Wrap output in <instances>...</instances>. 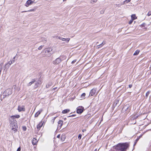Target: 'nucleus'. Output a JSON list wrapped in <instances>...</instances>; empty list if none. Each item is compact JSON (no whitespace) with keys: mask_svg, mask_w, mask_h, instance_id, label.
Here are the masks:
<instances>
[{"mask_svg":"<svg viewBox=\"0 0 151 151\" xmlns=\"http://www.w3.org/2000/svg\"><path fill=\"white\" fill-rule=\"evenodd\" d=\"M52 50V49L51 48L45 49L43 50L41 52L42 56L43 57L50 56L52 54L51 53Z\"/></svg>","mask_w":151,"mask_h":151,"instance_id":"obj_1","label":"nucleus"},{"mask_svg":"<svg viewBox=\"0 0 151 151\" xmlns=\"http://www.w3.org/2000/svg\"><path fill=\"white\" fill-rule=\"evenodd\" d=\"M65 57L64 55L60 56L59 57L53 61L54 65H58L64 59H65Z\"/></svg>","mask_w":151,"mask_h":151,"instance_id":"obj_2","label":"nucleus"},{"mask_svg":"<svg viewBox=\"0 0 151 151\" xmlns=\"http://www.w3.org/2000/svg\"><path fill=\"white\" fill-rule=\"evenodd\" d=\"M9 121H10V124L11 125L12 127H17V124L16 120L14 119H9Z\"/></svg>","mask_w":151,"mask_h":151,"instance_id":"obj_3","label":"nucleus"},{"mask_svg":"<svg viewBox=\"0 0 151 151\" xmlns=\"http://www.w3.org/2000/svg\"><path fill=\"white\" fill-rule=\"evenodd\" d=\"M116 151H123V143H119L115 147Z\"/></svg>","mask_w":151,"mask_h":151,"instance_id":"obj_4","label":"nucleus"},{"mask_svg":"<svg viewBox=\"0 0 151 151\" xmlns=\"http://www.w3.org/2000/svg\"><path fill=\"white\" fill-rule=\"evenodd\" d=\"M84 110V108L83 107L81 106L78 107L77 109L76 112L78 114H81Z\"/></svg>","mask_w":151,"mask_h":151,"instance_id":"obj_5","label":"nucleus"},{"mask_svg":"<svg viewBox=\"0 0 151 151\" xmlns=\"http://www.w3.org/2000/svg\"><path fill=\"white\" fill-rule=\"evenodd\" d=\"M5 92L6 93V95H4L3 96H4L3 98H4L5 97H6V96H8L9 95H11L12 93V90L10 89H9L6 90L5 91Z\"/></svg>","mask_w":151,"mask_h":151,"instance_id":"obj_6","label":"nucleus"},{"mask_svg":"<svg viewBox=\"0 0 151 151\" xmlns=\"http://www.w3.org/2000/svg\"><path fill=\"white\" fill-rule=\"evenodd\" d=\"M19 112L24 111L25 110V109L24 106H19L17 109Z\"/></svg>","mask_w":151,"mask_h":151,"instance_id":"obj_7","label":"nucleus"},{"mask_svg":"<svg viewBox=\"0 0 151 151\" xmlns=\"http://www.w3.org/2000/svg\"><path fill=\"white\" fill-rule=\"evenodd\" d=\"M129 146V143L127 142L123 143V151H125Z\"/></svg>","mask_w":151,"mask_h":151,"instance_id":"obj_8","label":"nucleus"},{"mask_svg":"<svg viewBox=\"0 0 151 151\" xmlns=\"http://www.w3.org/2000/svg\"><path fill=\"white\" fill-rule=\"evenodd\" d=\"M33 2L34 1H32L31 0H28L27 1L25 6L27 7H28L29 5L32 4Z\"/></svg>","mask_w":151,"mask_h":151,"instance_id":"obj_9","label":"nucleus"},{"mask_svg":"<svg viewBox=\"0 0 151 151\" xmlns=\"http://www.w3.org/2000/svg\"><path fill=\"white\" fill-rule=\"evenodd\" d=\"M96 91V90L94 88L92 89L90 92L89 95L91 96H93L95 93Z\"/></svg>","mask_w":151,"mask_h":151,"instance_id":"obj_10","label":"nucleus"},{"mask_svg":"<svg viewBox=\"0 0 151 151\" xmlns=\"http://www.w3.org/2000/svg\"><path fill=\"white\" fill-rule=\"evenodd\" d=\"M119 102V101L117 100H115L113 104V107L114 108L116 106L117 104Z\"/></svg>","mask_w":151,"mask_h":151,"instance_id":"obj_11","label":"nucleus"},{"mask_svg":"<svg viewBox=\"0 0 151 151\" xmlns=\"http://www.w3.org/2000/svg\"><path fill=\"white\" fill-rule=\"evenodd\" d=\"M42 110H41L38 111L36 113L35 115V117H37L40 114L41 112L42 111Z\"/></svg>","mask_w":151,"mask_h":151,"instance_id":"obj_12","label":"nucleus"},{"mask_svg":"<svg viewBox=\"0 0 151 151\" xmlns=\"http://www.w3.org/2000/svg\"><path fill=\"white\" fill-rule=\"evenodd\" d=\"M42 124L43 123L42 122H40V123L37 125V129L39 130H40L41 127L42 126Z\"/></svg>","mask_w":151,"mask_h":151,"instance_id":"obj_13","label":"nucleus"},{"mask_svg":"<svg viewBox=\"0 0 151 151\" xmlns=\"http://www.w3.org/2000/svg\"><path fill=\"white\" fill-rule=\"evenodd\" d=\"M20 117L19 115H15L12 116H11V118L12 119H14L15 118H19Z\"/></svg>","mask_w":151,"mask_h":151,"instance_id":"obj_14","label":"nucleus"},{"mask_svg":"<svg viewBox=\"0 0 151 151\" xmlns=\"http://www.w3.org/2000/svg\"><path fill=\"white\" fill-rule=\"evenodd\" d=\"M63 122L62 120H59L58 121V126L59 127H60V128H61L63 124Z\"/></svg>","mask_w":151,"mask_h":151,"instance_id":"obj_15","label":"nucleus"},{"mask_svg":"<svg viewBox=\"0 0 151 151\" xmlns=\"http://www.w3.org/2000/svg\"><path fill=\"white\" fill-rule=\"evenodd\" d=\"M35 81V79H32V81L28 83L27 84V86H30L32 83H34Z\"/></svg>","mask_w":151,"mask_h":151,"instance_id":"obj_16","label":"nucleus"},{"mask_svg":"<svg viewBox=\"0 0 151 151\" xmlns=\"http://www.w3.org/2000/svg\"><path fill=\"white\" fill-rule=\"evenodd\" d=\"M32 144L33 145H35L37 142V140L35 138H33L32 140Z\"/></svg>","mask_w":151,"mask_h":151,"instance_id":"obj_17","label":"nucleus"},{"mask_svg":"<svg viewBox=\"0 0 151 151\" xmlns=\"http://www.w3.org/2000/svg\"><path fill=\"white\" fill-rule=\"evenodd\" d=\"M70 39V38H64L61 37V40L63 41H66L68 43L69 42Z\"/></svg>","mask_w":151,"mask_h":151,"instance_id":"obj_18","label":"nucleus"},{"mask_svg":"<svg viewBox=\"0 0 151 151\" xmlns=\"http://www.w3.org/2000/svg\"><path fill=\"white\" fill-rule=\"evenodd\" d=\"M70 111V109H67L63 110L62 112L63 114H66L69 112Z\"/></svg>","mask_w":151,"mask_h":151,"instance_id":"obj_19","label":"nucleus"},{"mask_svg":"<svg viewBox=\"0 0 151 151\" xmlns=\"http://www.w3.org/2000/svg\"><path fill=\"white\" fill-rule=\"evenodd\" d=\"M131 19L133 20L137 19V17L135 14H132L131 16Z\"/></svg>","mask_w":151,"mask_h":151,"instance_id":"obj_20","label":"nucleus"},{"mask_svg":"<svg viewBox=\"0 0 151 151\" xmlns=\"http://www.w3.org/2000/svg\"><path fill=\"white\" fill-rule=\"evenodd\" d=\"M10 65H9L8 63H6L5 64V66H4V67L5 68L4 70L5 69H6V70H7V69L9 68L10 67Z\"/></svg>","mask_w":151,"mask_h":151,"instance_id":"obj_21","label":"nucleus"},{"mask_svg":"<svg viewBox=\"0 0 151 151\" xmlns=\"http://www.w3.org/2000/svg\"><path fill=\"white\" fill-rule=\"evenodd\" d=\"M52 85V82H49L47 84L46 86V88H49L50 86H51Z\"/></svg>","mask_w":151,"mask_h":151,"instance_id":"obj_22","label":"nucleus"},{"mask_svg":"<svg viewBox=\"0 0 151 151\" xmlns=\"http://www.w3.org/2000/svg\"><path fill=\"white\" fill-rule=\"evenodd\" d=\"M35 9H31L30 10H28V11H22V12L23 13V12H34L35 11Z\"/></svg>","mask_w":151,"mask_h":151,"instance_id":"obj_23","label":"nucleus"},{"mask_svg":"<svg viewBox=\"0 0 151 151\" xmlns=\"http://www.w3.org/2000/svg\"><path fill=\"white\" fill-rule=\"evenodd\" d=\"M17 128H18V127H12V130H13L14 132L17 131Z\"/></svg>","mask_w":151,"mask_h":151,"instance_id":"obj_24","label":"nucleus"},{"mask_svg":"<svg viewBox=\"0 0 151 151\" xmlns=\"http://www.w3.org/2000/svg\"><path fill=\"white\" fill-rule=\"evenodd\" d=\"M139 52V51L138 50H136L134 53L133 55H137Z\"/></svg>","mask_w":151,"mask_h":151,"instance_id":"obj_25","label":"nucleus"},{"mask_svg":"<svg viewBox=\"0 0 151 151\" xmlns=\"http://www.w3.org/2000/svg\"><path fill=\"white\" fill-rule=\"evenodd\" d=\"M65 136L62 135L61 136V140L62 141H63L65 140Z\"/></svg>","mask_w":151,"mask_h":151,"instance_id":"obj_26","label":"nucleus"},{"mask_svg":"<svg viewBox=\"0 0 151 151\" xmlns=\"http://www.w3.org/2000/svg\"><path fill=\"white\" fill-rule=\"evenodd\" d=\"M39 84V83L37 82H36L35 83V88H37Z\"/></svg>","mask_w":151,"mask_h":151,"instance_id":"obj_27","label":"nucleus"},{"mask_svg":"<svg viewBox=\"0 0 151 151\" xmlns=\"http://www.w3.org/2000/svg\"><path fill=\"white\" fill-rule=\"evenodd\" d=\"M150 91H148L146 93V96H145V97H146V98H147L148 96V95H149V94H150Z\"/></svg>","mask_w":151,"mask_h":151,"instance_id":"obj_28","label":"nucleus"},{"mask_svg":"<svg viewBox=\"0 0 151 151\" xmlns=\"http://www.w3.org/2000/svg\"><path fill=\"white\" fill-rule=\"evenodd\" d=\"M85 95L86 94L85 93H83L81 96V98L83 99L84 98Z\"/></svg>","mask_w":151,"mask_h":151,"instance_id":"obj_29","label":"nucleus"},{"mask_svg":"<svg viewBox=\"0 0 151 151\" xmlns=\"http://www.w3.org/2000/svg\"><path fill=\"white\" fill-rule=\"evenodd\" d=\"M131 0H125L123 1V4L128 3Z\"/></svg>","mask_w":151,"mask_h":151,"instance_id":"obj_30","label":"nucleus"},{"mask_svg":"<svg viewBox=\"0 0 151 151\" xmlns=\"http://www.w3.org/2000/svg\"><path fill=\"white\" fill-rule=\"evenodd\" d=\"M22 129L24 131H26V129H27V127H26V126H23L22 127Z\"/></svg>","mask_w":151,"mask_h":151,"instance_id":"obj_31","label":"nucleus"},{"mask_svg":"<svg viewBox=\"0 0 151 151\" xmlns=\"http://www.w3.org/2000/svg\"><path fill=\"white\" fill-rule=\"evenodd\" d=\"M7 63L9 65H10L11 64H12L13 63L12 61H11V60H10Z\"/></svg>","mask_w":151,"mask_h":151,"instance_id":"obj_32","label":"nucleus"},{"mask_svg":"<svg viewBox=\"0 0 151 151\" xmlns=\"http://www.w3.org/2000/svg\"><path fill=\"white\" fill-rule=\"evenodd\" d=\"M56 117H54L51 120V122L52 123V124H53L54 122L55 119Z\"/></svg>","mask_w":151,"mask_h":151,"instance_id":"obj_33","label":"nucleus"},{"mask_svg":"<svg viewBox=\"0 0 151 151\" xmlns=\"http://www.w3.org/2000/svg\"><path fill=\"white\" fill-rule=\"evenodd\" d=\"M105 42H102V43L101 44L99 45V47H101V46H103L104 45V44H105Z\"/></svg>","mask_w":151,"mask_h":151,"instance_id":"obj_34","label":"nucleus"},{"mask_svg":"<svg viewBox=\"0 0 151 151\" xmlns=\"http://www.w3.org/2000/svg\"><path fill=\"white\" fill-rule=\"evenodd\" d=\"M82 135L81 134H79L78 136V138L79 139H81Z\"/></svg>","mask_w":151,"mask_h":151,"instance_id":"obj_35","label":"nucleus"},{"mask_svg":"<svg viewBox=\"0 0 151 151\" xmlns=\"http://www.w3.org/2000/svg\"><path fill=\"white\" fill-rule=\"evenodd\" d=\"M76 116V115L75 114H73L69 116H68V117H72L75 116Z\"/></svg>","mask_w":151,"mask_h":151,"instance_id":"obj_36","label":"nucleus"},{"mask_svg":"<svg viewBox=\"0 0 151 151\" xmlns=\"http://www.w3.org/2000/svg\"><path fill=\"white\" fill-rule=\"evenodd\" d=\"M151 15V11L149 12L147 14V15L149 16Z\"/></svg>","mask_w":151,"mask_h":151,"instance_id":"obj_37","label":"nucleus"},{"mask_svg":"<svg viewBox=\"0 0 151 151\" xmlns=\"http://www.w3.org/2000/svg\"><path fill=\"white\" fill-rule=\"evenodd\" d=\"M133 21V20L131 19L129 22V24H131L132 23V22Z\"/></svg>","mask_w":151,"mask_h":151,"instance_id":"obj_38","label":"nucleus"},{"mask_svg":"<svg viewBox=\"0 0 151 151\" xmlns=\"http://www.w3.org/2000/svg\"><path fill=\"white\" fill-rule=\"evenodd\" d=\"M43 46L42 45H41L40 46V47H39L38 48V49L39 50H40L42 49V47H43Z\"/></svg>","mask_w":151,"mask_h":151,"instance_id":"obj_39","label":"nucleus"},{"mask_svg":"<svg viewBox=\"0 0 151 151\" xmlns=\"http://www.w3.org/2000/svg\"><path fill=\"white\" fill-rule=\"evenodd\" d=\"M76 60H73V61L71 63H72V64H73L74 63H75L76 62Z\"/></svg>","mask_w":151,"mask_h":151,"instance_id":"obj_40","label":"nucleus"},{"mask_svg":"<svg viewBox=\"0 0 151 151\" xmlns=\"http://www.w3.org/2000/svg\"><path fill=\"white\" fill-rule=\"evenodd\" d=\"M21 150V148L20 147H19L17 150V151H20Z\"/></svg>","mask_w":151,"mask_h":151,"instance_id":"obj_41","label":"nucleus"},{"mask_svg":"<svg viewBox=\"0 0 151 151\" xmlns=\"http://www.w3.org/2000/svg\"><path fill=\"white\" fill-rule=\"evenodd\" d=\"M56 38H58L60 40H61V37H60V36H57Z\"/></svg>","mask_w":151,"mask_h":151,"instance_id":"obj_42","label":"nucleus"},{"mask_svg":"<svg viewBox=\"0 0 151 151\" xmlns=\"http://www.w3.org/2000/svg\"><path fill=\"white\" fill-rule=\"evenodd\" d=\"M104 12V11L103 10H101V11L100 13L101 14H103Z\"/></svg>","mask_w":151,"mask_h":151,"instance_id":"obj_43","label":"nucleus"},{"mask_svg":"<svg viewBox=\"0 0 151 151\" xmlns=\"http://www.w3.org/2000/svg\"><path fill=\"white\" fill-rule=\"evenodd\" d=\"M132 84H130V85H129V87L130 88H131L132 86Z\"/></svg>","mask_w":151,"mask_h":151,"instance_id":"obj_44","label":"nucleus"},{"mask_svg":"<svg viewBox=\"0 0 151 151\" xmlns=\"http://www.w3.org/2000/svg\"><path fill=\"white\" fill-rule=\"evenodd\" d=\"M92 1L93 2L95 3L96 2L97 0H92Z\"/></svg>","mask_w":151,"mask_h":151,"instance_id":"obj_45","label":"nucleus"},{"mask_svg":"<svg viewBox=\"0 0 151 151\" xmlns=\"http://www.w3.org/2000/svg\"><path fill=\"white\" fill-rule=\"evenodd\" d=\"M86 130L85 129H83L82 130V132H84L86 131Z\"/></svg>","mask_w":151,"mask_h":151,"instance_id":"obj_46","label":"nucleus"},{"mask_svg":"<svg viewBox=\"0 0 151 151\" xmlns=\"http://www.w3.org/2000/svg\"><path fill=\"white\" fill-rule=\"evenodd\" d=\"M139 138H137V139L136 140L135 142H137L139 140Z\"/></svg>","mask_w":151,"mask_h":151,"instance_id":"obj_47","label":"nucleus"},{"mask_svg":"<svg viewBox=\"0 0 151 151\" xmlns=\"http://www.w3.org/2000/svg\"><path fill=\"white\" fill-rule=\"evenodd\" d=\"M43 40H44L45 41H46V38H43Z\"/></svg>","mask_w":151,"mask_h":151,"instance_id":"obj_48","label":"nucleus"},{"mask_svg":"<svg viewBox=\"0 0 151 151\" xmlns=\"http://www.w3.org/2000/svg\"><path fill=\"white\" fill-rule=\"evenodd\" d=\"M60 137V135L59 134L57 136V137L59 138Z\"/></svg>","mask_w":151,"mask_h":151,"instance_id":"obj_49","label":"nucleus"},{"mask_svg":"<svg viewBox=\"0 0 151 151\" xmlns=\"http://www.w3.org/2000/svg\"><path fill=\"white\" fill-rule=\"evenodd\" d=\"M137 142H134V145H135L136 144Z\"/></svg>","mask_w":151,"mask_h":151,"instance_id":"obj_50","label":"nucleus"},{"mask_svg":"<svg viewBox=\"0 0 151 151\" xmlns=\"http://www.w3.org/2000/svg\"><path fill=\"white\" fill-rule=\"evenodd\" d=\"M56 88H53V89L54 90H55Z\"/></svg>","mask_w":151,"mask_h":151,"instance_id":"obj_51","label":"nucleus"},{"mask_svg":"<svg viewBox=\"0 0 151 151\" xmlns=\"http://www.w3.org/2000/svg\"><path fill=\"white\" fill-rule=\"evenodd\" d=\"M12 61L13 63H14V62L15 61L14 60H12Z\"/></svg>","mask_w":151,"mask_h":151,"instance_id":"obj_52","label":"nucleus"},{"mask_svg":"<svg viewBox=\"0 0 151 151\" xmlns=\"http://www.w3.org/2000/svg\"><path fill=\"white\" fill-rule=\"evenodd\" d=\"M94 151H97V149H95Z\"/></svg>","mask_w":151,"mask_h":151,"instance_id":"obj_53","label":"nucleus"},{"mask_svg":"<svg viewBox=\"0 0 151 151\" xmlns=\"http://www.w3.org/2000/svg\"><path fill=\"white\" fill-rule=\"evenodd\" d=\"M127 108H128V107H127V108H126V109H125V110H126V109H127Z\"/></svg>","mask_w":151,"mask_h":151,"instance_id":"obj_54","label":"nucleus"},{"mask_svg":"<svg viewBox=\"0 0 151 151\" xmlns=\"http://www.w3.org/2000/svg\"><path fill=\"white\" fill-rule=\"evenodd\" d=\"M15 56L14 57L13 59H15Z\"/></svg>","mask_w":151,"mask_h":151,"instance_id":"obj_55","label":"nucleus"},{"mask_svg":"<svg viewBox=\"0 0 151 151\" xmlns=\"http://www.w3.org/2000/svg\"><path fill=\"white\" fill-rule=\"evenodd\" d=\"M66 0H63V1H66Z\"/></svg>","mask_w":151,"mask_h":151,"instance_id":"obj_56","label":"nucleus"}]
</instances>
